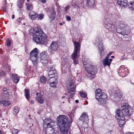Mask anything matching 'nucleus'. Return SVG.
Masks as SVG:
<instances>
[{
    "mask_svg": "<svg viewBox=\"0 0 134 134\" xmlns=\"http://www.w3.org/2000/svg\"><path fill=\"white\" fill-rule=\"evenodd\" d=\"M38 16L37 13L33 10H31L29 12V17L32 20H36Z\"/></svg>",
    "mask_w": 134,
    "mask_h": 134,
    "instance_id": "nucleus-14",
    "label": "nucleus"
},
{
    "mask_svg": "<svg viewBox=\"0 0 134 134\" xmlns=\"http://www.w3.org/2000/svg\"><path fill=\"white\" fill-rule=\"evenodd\" d=\"M79 1H78V2L77 3V2L76 1V3L75 4H74L72 3V5L73 6L75 7V6H77V7H83L84 5V2L83 1H80V2Z\"/></svg>",
    "mask_w": 134,
    "mask_h": 134,
    "instance_id": "nucleus-24",
    "label": "nucleus"
},
{
    "mask_svg": "<svg viewBox=\"0 0 134 134\" xmlns=\"http://www.w3.org/2000/svg\"><path fill=\"white\" fill-rule=\"evenodd\" d=\"M122 94L121 91L119 90H116L113 93L114 100L115 101H118L122 97Z\"/></svg>",
    "mask_w": 134,
    "mask_h": 134,
    "instance_id": "nucleus-10",
    "label": "nucleus"
},
{
    "mask_svg": "<svg viewBox=\"0 0 134 134\" xmlns=\"http://www.w3.org/2000/svg\"><path fill=\"white\" fill-rule=\"evenodd\" d=\"M7 2L6 0H4V5L5 6H7L6 5L7 4Z\"/></svg>",
    "mask_w": 134,
    "mask_h": 134,
    "instance_id": "nucleus-53",
    "label": "nucleus"
},
{
    "mask_svg": "<svg viewBox=\"0 0 134 134\" xmlns=\"http://www.w3.org/2000/svg\"><path fill=\"white\" fill-rule=\"evenodd\" d=\"M116 113L115 114V118L117 119L118 123L120 127H122L125 124V121L124 116H122L120 115V111L117 110Z\"/></svg>",
    "mask_w": 134,
    "mask_h": 134,
    "instance_id": "nucleus-7",
    "label": "nucleus"
},
{
    "mask_svg": "<svg viewBox=\"0 0 134 134\" xmlns=\"http://www.w3.org/2000/svg\"><path fill=\"white\" fill-rule=\"evenodd\" d=\"M104 48H103L102 49H100V50H98L100 55L101 56H102L104 54Z\"/></svg>",
    "mask_w": 134,
    "mask_h": 134,
    "instance_id": "nucleus-40",
    "label": "nucleus"
},
{
    "mask_svg": "<svg viewBox=\"0 0 134 134\" xmlns=\"http://www.w3.org/2000/svg\"><path fill=\"white\" fill-rule=\"evenodd\" d=\"M75 102L76 103H78L79 102V100H76Z\"/></svg>",
    "mask_w": 134,
    "mask_h": 134,
    "instance_id": "nucleus-59",
    "label": "nucleus"
},
{
    "mask_svg": "<svg viewBox=\"0 0 134 134\" xmlns=\"http://www.w3.org/2000/svg\"><path fill=\"white\" fill-rule=\"evenodd\" d=\"M58 48V43L55 41L52 42L49 47V50L51 54H53L54 52L57 51Z\"/></svg>",
    "mask_w": 134,
    "mask_h": 134,
    "instance_id": "nucleus-9",
    "label": "nucleus"
},
{
    "mask_svg": "<svg viewBox=\"0 0 134 134\" xmlns=\"http://www.w3.org/2000/svg\"><path fill=\"white\" fill-rule=\"evenodd\" d=\"M6 76V74L5 71L3 70L0 71V78L2 77L3 76L5 77Z\"/></svg>",
    "mask_w": 134,
    "mask_h": 134,
    "instance_id": "nucleus-37",
    "label": "nucleus"
},
{
    "mask_svg": "<svg viewBox=\"0 0 134 134\" xmlns=\"http://www.w3.org/2000/svg\"><path fill=\"white\" fill-rule=\"evenodd\" d=\"M116 31L117 33L123 35H127L128 34V33L126 31H122L121 29L120 28H118L116 29Z\"/></svg>",
    "mask_w": 134,
    "mask_h": 134,
    "instance_id": "nucleus-28",
    "label": "nucleus"
},
{
    "mask_svg": "<svg viewBox=\"0 0 134 134\" xmlns=\"http://www.w3.org/2000/svg\"><path fill=\"white\" fill-rule=\"evenodd\" d=\"M29 1H30V0H27V2H28Z\"/></svg>",
    "mask_w": 134,
    "mask_h": 134,
    "instance_id": "nucleus-63",
    "label": "nucleus"
},
{
    "mask_svg": "<svg viewBox=\"0 0 134 134\" xmlns=\"http://www.w3.org/2000/svg\"><path fill=\"white\" fill-rule=\"evenodd\" d=\"M112 132V131H111L110 130H109V131H108L107 132H106V133H109L110 134H111V132Z\"/></svg>",
    "mask_w": 134,
    "mask_h": 134,
    "instance_id": "nucleus-58",
    "label": "nucleus"
},
{
    "mask_svg": "<svg viewBox=\"0 0 134 134\" xmlns=\"http://www.w3.org/2000/svg\"><path fill=\"white\" fill-rule=\"evenodd\" d=\"M125 134H134L133 132H127Z\"/></svg>",
    "mask_w": 134,
    "mask_h": 134,
    "instance_id": "nucleus-56",
    "label": "nucleus"
},
{
    "mask_svg": "<svg viewBox=\"0 0 134 134\" xmlns=\"http://www.w3.org/2000/svg\"><path fill=\"white\" fill-rule=\"evenodd\" d=\"M109 55L108 54L107 55V56L104 59L109 60Z\"/></svg>",
    "mask_w": 134,
    "mask_h": 134,
    "instance_id": "nucleus-52",
    "label": "nucleus"
},
{
    "mask_svg": "<svg viewBox=\"0 0 134 134\" xmlns=\"http://www.w3.org/2000/svg\"><path fill=\"white\" fill-rule=\"evenodd\" d=\"M11 77L15 83H17L19 82L20 78L16 74H13L12 75Z\"/></svg>",
    "mask_w": 134,
    "mask_h": 134,
    "instance_id": "nucleus-22",
    "label": "nucleus"
},
{
    "mask_svg": "<svg viewBox=\"0 0 134 134\" xmlns=\"http://www.w3.org/2000/svg\"><path fill=\"white\" fill-rule=\"evenodd\" d=\"M69 9V7L68 6H67L65 8V11L66 12Z\"/></svg>",
    "mask_w": 134,
    "mask_h": 134,
    "instance_id": "nucleus-51",
    "label": "nucleus"
},
{
    "mask_svg": "<svg viewBox=\"0 0 134 134\" xmlns=\"http://www.w3.org/2000/svg\"><path fill=\"white\" fill-rule=\"evenodd\" d=\"M22 19V18L19 17L16 19L15 22V25L16 26L19 25L21 22V21Z\"/></svg>",
    "mask_w": 134,
    "mask_h": 134,
    "instance_id": "nucleus-33",
    "label": "nucleus"
},
{
    "mask_svg": "<svg viewBox=\"0 0 134 134\" xmlns=\"http://www.w3.org/2000/svg\"><path fill=\"white\" fill-rule=\"evenodd\" d=\"M26 4H27V9L29 10L31 9L32 8V4H27L26 3Z\"/></svg>",
    "mask_w": 134,
    "mask_h": 134,
    "instance_id": "nucleus-39",
    "label": "nucleus"
},
{
    "mask_svg": "<svg viewBox=\"0 0 134 134\" xmlns=\"http://www.w3.org/2000/svg\"><path fill=\"white\" fill-rule=\"evenodd\" d=\"M127 26V25L124 24L122 23H121L120 24L119 27L121 29H125L126 27Z\"/></svg>",
    "mask_w": 134,
    "mask_h": 134,
    "instance_id": "nucleus-42",
    "label": "nucleus"
},
{
    "mask_svg": "<svg viewBox=\"0 0 134 134\" xmlns=\"http://www.w3.org/2000/svg\"><path fill=\"white\" fill-rule=\"evenodd\" d=\"M58 82H53L52 83H48V84L50 85V86L52 87H57Z\"/></svg>",
    "mask_w": 134,
    "mask_h": 134,
    "instance_id": "nucleus-36",
    "label": "nucleus"
},
{
    "mask_svg": "<svg viewBox=\"0 0 134 134\" xmlns=\"http://www.w3.org/2000/svg\"><path fill=\"white\" fill-rule=\"evenodd\" d=\"M72 42L75 46L74 52L72 55V58L74 61V63L75 64L78 63L77 60L79 57L78 54L80 53V51L81 49V43L79 42L74 41L72 40Z\"/></svg>",
    "mask_w": 134,
    "mask_h": 134,
    "instance_id": "nucleus-4",
    "label": "nucleus"
},
{
    "mask_svg": "<svg viewBox=\"0 0 134 134\" xmlns=\"http://www.w3.org/2000/svg\"><path fill=\"white\" fill-rule=\"evenodd\" d=\"M47 55L45 54H43L41 57V59L40 61L42 63H44V62H43V60L46 62H47Z\"/></svg>",
    "mask_w": 134,
    "mask_h": 134,
    "instance_id": "nucleus-32",
    "label": "nucleus"
},
{
    "mask_svg": "<svg viewBox=\"0 0 134 134\" xmlns=\"http://www.w3.org/2000/svg\"><path fill=\"white\" fill-rule=\"evenodd\" d=\"M79 119L83 122H86L88 120V116L86 113H83L80 116Z\"/></svg>",
    "mask_w": 134,
    "mask_h": 134,
    "instance_id": "nucleus-19",
    "label": "nucleus"
},
{
    "mask_svg": "<svg viewBox=\"0 0 134 134\" xmlns=\"http://www.w3.org/2000/svg\"><path fill=\"white\" fill-rule=\"evenodd\" d=\"M117 3L119 5L122 7L126 8L127 5V0H116Z\"/></svg>",
    "mask_w": 134,
    "mask_h": 134,
    "instance_id": "nucleus-18",
    "label": "nucleus"
},
{
    "mask_svg": "<svg viewBox=\"0 0 134 134\" xmlns=\"http://www.w3.org/2000/svg\"><path fill=\"white\" fill-rule=\"evenodd\" d=\"M46 78L44 76H41L40 79V82L43 83H45L46 82Z\"/></svg>",
    "mask_w": 134,
    "mask_h": 134,
    "instance_id": "nucleus-34",
    "label": "nucleus"
},
{
    "mask_svg": "<svg viewBox=\"0 0 134 134\" xmlns=\"http://www.w3.org/2000/svg\"><path fill=\"white\" fill-rule=\"evenodd\" d=\"M105 27L106 29L110 31H113L115 29V26L113 24V22L111 21H109L105 25Z\"/></svg>",
    "mask_w": 134,
    "mask_h": 134,
    "instance_id": "nucleus-15",
    "label": "nucleus"
},
{
    "mask_svg": "<svg viewBox=\"0 0 134 134\" xmlns=\"http://www.w3.org/2000/svg\"><path fill=\"white\" fill-rule=\"evenodd\" d=\"M96 97V99L102 97L103 95H106L104 93L102 92V90L100 88L97 89L95 91Z\"/></svg>",
    "mask_w": 134,
    "mask_h": 134,
    "instance_id": "nucleus-16",
    "label": "nucleus"
},
{
    "mask_svg": "<svg viewBox=\"0 0 134 134\" xmlns=\"http://www.w3.org/2000/svg\"><path fill=\"white\" fill-rule=\"evenodd\" d=\"M50 13L49 18L51 19V22L55 20V17L56 12L53 9H52V10L50 11Z\"/></svg>",
    "mask_w": 134,
    "mask_h": 134,
    "instance_id": "nucleus-20",
    "label": "nucleus"
},
{
    "mask_svg": "<svg viewBox=\"0 0 134 134\" xmlns=\"http://www.w3.org/2000/svg\"><path fill=\"white\" fill-rule=\"evenodd\" d=\"M66 19L67 20L70 21L71 20L70 17L69 16H66Z\"/></svg>",
    "mask_w": 134,
    "mask_h": 134,
    "instance_id": "nucleus-49",
    "label": "nucleus"
},
{
    "mask_svg": "<svg viewBox=\"0 0 134 134\" xmlns=\"http://www.w3.org/2000/svg\"><path fill=\"white\" fill-rule=\"evenodd\" d=\"M25 96L26 99L29 101L30 98V90L29 89H25Z\"/></svg>",
    "mask_w": 134,
    "mask_h": 134,
    "instance_id": "nucleus-26",
    "label": "nucleus"
},
{
    "mask_svg": "<svg viewBox=\"0 0 134 134\" xmlns=\"http://www.w3.org/2000/svg\"><path fill=\"white\" fill-rule=\"evenodd\" d=\"M13 110V113L15 115H17L19 111V109L18 107H14Z\"/></svg>",
    "mask_w": 134,
    "mask_h": 134,
    "instance_id": "nucleus-30",
    "label": "nucleus"
},
{
    "mask_svg": "<svg viewBox=\"0 0 134 134\" xmlns=\"http://www.w3.org/2000/svg\"><path fill=\"white\" fill-rule=\"evenodd\" d=\"M49 77L50 78L49 79L48 81L47 82L48 83H52L53 82H58L57 79L58 76H57V77Z\"/></svg>",
    "mask_w": 134,
    "mask_h": 134,
    "instance_id": "nucleus-27",
    "label": "nucleus"
},
{
    "mask_svg": "<svg viewBox=\"0 0 134 134\" xmlns=\"http://www.w3.org/2000/svg\"><path fill=\"white\" fill-rule=\"evenodd\" d=\"M36 95L37 96L35 98L36 101L39 103L42 104L43 103L44 100L43 98V96L40 93L37 92Z\"/></svg>",
    "mask_w": 134,
    "mask_h": 134,
    "instance_id": "nucleus-13",
    "label": "nucleus"
},
{
    "mask_svg": "<svg viewBox=\"0 0 134 134\" xmlns=\"http://www.w3.org/2000/svg\"><path fill=\"white\" fill-rule=\"evenodd\" d=\"M114 53V52L111 51L109 52V53L108 54V55H109V56L110 55H111L113 53Z\"/></svg>",
    "mask_w": 134,
    "mask_h": 134,
    "instance_id": "nucleus-55",
    "label": "nucleus"
},
{
    "mask_svg": "<svg viewBox=\"0 0 134 134\" xmlns=\"http://www.w3.org/2000/svg\"><path fill=\"white\" fill-rule=\"evenodd\" d=\"M6 41L5 43V45L7 47H9L10 46L12 42L13 41L11 39L8 38L6 39Z\"/></svg>",
    "mask_w": 134,
    "mask_h": 134,
    "instance_id": "nucleus-29",
    "label": "nucleus"
},
{
    "mask_svg": "<svg viewBox=\"0 0 134 134\" xmlns=\"http://www.w3.org/2000/svg\"><path fill=\"white\" fill-rule=\"evenodd\" d=\"M112 60V59H110L109 60L104 59L103 61V66L105 67L108 66L109 67Z\"/></svg>",
    "mask_w": 134,
    "mask_h": 134,
    "instance_id": "nucleus-21",
    "label": "nucleus"
},
{
    "mask_svg": "<svg viewBox=\"0 0 134 134\" xmlns=\"http://www.w3.org/2000/svg\"><path fill=\"white\" fill-rule=\"evenodd\" d=\"M2 92L3 96L5 97L8 98L12 95L11 90L6 88H3Z\"/></svg>",
    "mask_w": 134,
    "mask_h": 134,
    "instance_id": "nucleus-11",
    "label": "nucleus"
},
{
    "mask_svg": "<svg viewBox=\"0 0 134 134\" xmlns=\"http://www.w3.org/2000/svg\"><path fill=\"white\" fill-rule=\"evenodd\" d=\"M125 55L124 54H123V55H122L121 57V59L122 60H126V58L124 56H125Z\"/></svg>",
    "mask_w": 134,
    "mask_h": 134,
    "instance_id": "nucleus-47",
    "label": "nucleus"
},
{
    "mask_svg": "<svg viewBox=\"0 0 134 134\" xmlns=\"http://www.w3.org/2000/svg\"><path fill=\"white\" fill-rule=\"evenodd\" d=\"M32 35V40L37 44H44L47 43V36L40 27H37L36 30L33 29Z\"/></svg>",
    "mask_w": 134,
    "mask_h": 134,
    "instance_id": "nucleus-1",
    "label": "nucleus"
},
{
    "mask_svg": "<svg viewBox=\"0 0 134 134\" xmlns=\"http://www.w3.org/2000/svg\"><path fill=\"white\" fill-rule=\"evenodd\" d=\"M87 3L89 6H93L94 4V0H87Z\"/></svg>",
    "mask_w": 134,
    "mask_h": 134,
    "instance_id": "nucleus-35",
    "label": "nucleus"
},
{
    "mask_svg": "<svg viewBox=\"0 0 134 134\" xmlns=\"http://www.w3.org/2000/svg\"><path fill=\"white\" fill-rule=\"evenodd\" d=\"M39 1L42 3H45L46 2V0H38Z\"/></svg>",
    "mask_w": 134,
    "mask_h": 134,
    "instance_id": "nucleus-50",
    "label": "nucleus"
},
{
    "mask_svg": "<svg viewBox=\"0 0 134 134\" xmlns=\"http://www.w3.org/2000/svg\"><path fill=\"white\" fill-rule=\"evenodd\" d=\"M130 7L132 9H134V1H131L129 3V5Z\"/></svg>",
    "mask_w": 134,
    "mask_h": 134,
    "instance_id": "nucleus-43",
    "label": "nucleus"
},
{
    "mask_svg": "<svg viewBox=\"0 0 134 134\" xmlns=\"http://www.w3.org/2000/svg\"><path fill=\"white\" fill-rule=\"evenodd\" d=\"M48 76L49 77H56L58 76V74L57 72L55 70V68L53 67L50 68V70L49 71Z\"/></svg>",
    "mask_w": 134,
    "mask_h": 134,
    "instance_id": "nucleus-12",
    "label": "nucleus"
},
{
    "mask_svg": "<svg viewBox=\"0 0 134 134\" xmlns=\"http://www.w3.org/2000/svg\"><path fill=\"white\" fill-rule=\"evenodd\" d=\"M71 88L68 90V92L71 93V94L72 95H74V91L75 90V87L74 86L72 87L71 86H70Z\"/></svg>",
    "mask_w": 134,
    "mask_h": 134,
    "instance_id": "nucleus-31",
    "label": "nucleus"
},
{
    "mask_svg": "<svg viewBox=\"0 0 134 134\" xmlns=\"http://www.w3.org/2000/svg\"><path fill=\"white\" fill-rule=\"evenodd\" d=\"M44 125H47V127L45 129V134H52L53 133V129L51 123L49 122L47 119H45L43 121ZM54 131V130H53Z\"/></svg>",
    "mask_w": 134,
    "mask_h": 134,
    "instance_id": "nucleus-8",
    "label": "nucleus"
},
{
    "mask_svg": "<svg viewBox=\"0 0 134 134\" xmlns=\"http://www.w3.org/2000/svg\"><path fill=\"white\" fill-rule=\"evenodd\" d=\"M57 120L61 134H68L70 122L68 117L60 115L57 117Z\"/></svg>",
    "mask_w": 134,
    "mask_h": 134,
    "instance_id": "nucleus-2",
    "label": "nucleus"
},
{
    "mask_svg": "<svg viewBox=\"0 0 134 134\" xmlns=\"http://www.w3.org/2000/svg\"><path fill=\"white\" fill-rule=\"evenodd\" d=\"M8 8V6H5V7H3V9L4 11L6 12H7V9Z\"/></svg>",
    "mask_w": 134,
    "mask_h": 134,
    "instance_id": "nucleus-46",
    "label": "nucleus"
},
{
    "mask_svg": "<svg viewBox=\"0 0 134 134\" xmlns=\"http://www.w3.org/2000/svg\"><path fill=\"white\" fill-rule=\"evenodd\" d=\"M10 101L4 100H2L0 101V104H3L4 106H7L10 105Z\"/></svg>",
    "mask_w": 134,
    "mask_h": 134,
    "instance_id": "nucleus-25",
    "label": "nucleus"
},
{
    "mask_svg": "<svg viewBox=\"0 0 134 134\" xmlns=\"http://www.w3.org/2000/svg\"><path fill=\"white\" fill-rule=\"evenodd\" d=\"M3 67L7 71H9L11 70L10 66L7 62H4L2 65Z\"/></svg>",
    "mask_w": 134,
    "mask_h": 134,
    "instance_id": "nucleus-23",
    "label": "nucleus"
},
{
    "mask_svg": "<svg viewBox=\"0 0 134 134\" xmlns=\"http://www.w3.org/2000/svg\"><path fill=\"white\" fill-rule=\"evenodd\" d=\"M30 103L31 104H33L34 103V101L33 100H31Z\"/></svg>",
    "mask_w": 134,
    "mask_h": 134,
    "instance_id": "nucleus-54",
    "label": "nucleus"
},
{
    "mask_svg": "<svg viewBox=\"0 0 134 134\" xmlns=\"http://www.w3.org/2000/svg\"><path fill=\"white\" fill-rule=\"evenodd\" d=\"M38 15L37 18L40 20H42L44 18V15L42 13H40L39 14H38Z\"/></svg>",
    "mask_w": 134,
    "mask_h": 134,
    "instance_id": "nucleus-38",
    "label": "nucleus"
},
{
    "mask_svg": "<svg viewBox=\"0 0 134 134\" xmlns=\"http://www.w3.org/2000/svg\"><path fill=\"white\" fill-rule=\"evenodd\" d=\"M111 57L112 58H114V56H112Z\"/></svg>",
    "mask_w": 134,
    "mask_h": 134,
    "instance_id": "nucleus-61",
    "label": "nucleus"
},
{
    "mask_svg": "<svg viewBox=\"0 0 134 134\" xmlns=\"http://www.w3.org/2000/svg\"><path fill=\"white\" fill-rule=\"evenodd\" d=\"M80 94L81 96L83 98H85L87 96V94L83 92H80Z\"/></svg>",
    "mask_w": 134,
    "mask_h": 134,
    "instance_id": "nucleus-41",
    "label": "nucleus"
},
{
    "mask_svg": "<svg viewBox=\"0 0 134 134\" xmlns=\"http://www.w3.org/2000/svg\"><path fill=\"white\" fill-rule=\"evenodd\" d=\"M89 62L87 60L83 61V66L86 71H87L86 75L89 77L94 78L95 77V74L97 72L96 67L91 65L89 63Z\"/></svg>",
    "mask_w": 134,
    "mask_h": 134,
    "instance_id": "nucleus-3",
    "label": "nucleus"
},
{
    "mask_svg": "<svg viewBox=\"0 0 134 134\" xmlns=\"http://www.w3.org/2000/svg\"><path fill=\"white\" fill-rule=\"evenodd\" d=\"M59 25H61V26H62L63 25V24L62 23H59Z\"/></svg>",
    "mask_w": 134,
    "mask_h": 134,
    "instance_id": "nucleus-60",
    "label": "nucleus"
},
{
    "mask_svg": "<svg viewBox=\"0 0 134 134\" xmlns=\"http://www.w3.org/2000/svg\"><path fill=\"white\" fill-rule=\"evenodd\" d=\"M15 17V15L14 14H13L12 15V19H13Z\"/></svg>",
    "mask_w": 134,
    "mask_h": 134,
    "instance_id": "nucleus-57",
    "label": "nucleus"
},
{
    "mask_svg": "<svg viewBox=\"0 0 134 134\" xmlns=\"http://www.w3.org/2000/svg\"><path fill=\"white\" fill-rule=\"evenodd\" d=\"M126 104L125 105H123L121 107L122 108L121 111L119 109H118L115 110V113H116L117 110H118L120 111V115L122 116H125L127 117H129L131 115V113L133 110V109L130 105H129L128 104Z\"/></svg>",
    "mask_w": 134,
    "mask_h": 134,
    "instance_id": "nucleus-5",
    "label": "nucleus"
},
{
    "mask_svg": "<svg viewBox=\"0 0 134 134\" xmlns=\"http://www.w3.org/2000/svg\"><path fill=\"white\" fill-rule=\"evenodd\" d=\"M124 68V71L125 72H127V73H129V70L127 68Z\"/></svg>",
    "mask_w": 134,
    "mask_h": 134,
    "instance_id": "nucleus-48",
    "label": "nucleus"
},
{
    "mask_svg": "<svg viewBox=\"0 0 134 134\" xmlns=\"http://www.w3.org/2000/svg\"><path fill=\"white\" fill-rule=\"evenodd\" d=\"M65 96H63V97H62V99L64 98H65Z\"/></svg>",
    "mask_w": 134,
    "mask_h": 134,
    "instance_id": "nucleus-62",
    "label": "nucleus"
},
{
    "mask_svg": "<svg viewBox=\"0 0 134 134\" xmlns=\"http://www.w3.org/2000/svg\"><path fill=\"white\" fill-rule=\"evenodd\" d=\"M18 132L17 129H14L12 130V133L13 134H18Z\"/></svg>",
    "mask_w": 134,
    "mask_h": 134,
    "instance_id": "nucleus-45",
    "label": "nucleus"
},
{
    "mask_svg": "<svg viewBox=\"0 0 134 134\" xmlns=\"http://www.w3.org/2000/svg\"><path fill=\"white\" fill-rule=\"evenodd\" d=\"M98 50L103 48V43H102L99 42L98 45Z\"/></svg>",
    "mask_w": 134,
    "mask_h": 134,
    "instance_id": "nucleus-44",
    "label": "nucleus"
},
{
    "mask_svg": "<svg viewBox=\"0 0 134 134\" xmlns=\"http://www.w3.org/2000/svg\"><path fill=\"white\" fill-rule=\"evenodd\" d=\"M38 53L39 50L37 48L34 49L30 53V59L35 66L37 65V60L38 57Z\"/></svg>",
    "mask_w": 134,
    "mask_h": 134,
    "instance_id": "nucleus-6",
    "label": "nucleus"
},
{
    "mask_svg": "<svg viewBox=\"0 0 134 134\" xmlns=\"http://www.w3.org/2000/svg\"><path fill=\"white\" fill-rule=\"evenodd\" d=\"M102 97L97 99L100 104L103 105L105 104L106 103L107 96L106 95H103Z\"/></svg>",
    "mask_w": 134,
    "mask_h": 134,
    "instance_id": "nucleus-17",
    "label": "nucleus"
}]
</instances>
